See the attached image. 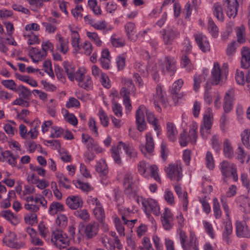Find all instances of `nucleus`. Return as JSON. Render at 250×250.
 <instances>
[{"label": "nucleus", "mask_w": 250, "mask_h": 250, "mask_svg": "<svg viewBox=\"0 0 250 250\" xmlns=\"http://www.w3.org/2000/svg\"><path fill=\"white\" fill-rule=\"evenodd\" d=\"M163 64L170 75H173L176 71V62L173 57H166Z\"/></svg>", "instance_id": "2f4dec72"}, {"label": "nucleus", "mask_w": 250, "mask_h": 250, "mask_svg": "<svg viewBox=\"0 0 250 250\" xmlns=\"http://www.w3.org/2000/svg\"><path fill=\"white\" fill-rule=\"evenodd\" d=\"M243 144L248 148H250V129H245L241 134Z\"/></svg>", "instance_id": "774afa93"}, {"label": "nucleus", "mask_w": 250, "mask_h": 250, "mask_svg": "<svg viewBox=\"0 0 250 250\" xmlns=\"http://www.w3.org/2000/svg\"><path fill=\"white\" fill-rule=\"evenodd\" d=\"M71 32V44L73 48V51L76 53L80 52L81 48L80 45V36L78 31L75 30L72 27H70Z\"/></svg>", "instance_id": "bb28decb"}, {"label": "nucleus", "mask_w": 250, "mask_h": 250, "mask_svg": "<svg viewBox=\"0 0 250 250\" xmlns=\"http://www.w3.org/2000/svg\"><path fill=\"white\" fill-rule=\"evenodd\" d=\"M40 30V26L37 23H30L25 25L22 34H37Z\"/></svg>", "instance_id": "3c124183"}, {"label": "nucleus", "mask_w": 250, "mask_h": 250, "mask_svg": "<svg viewBox=\"0 0 250 250\" xmlns=\"http://www.w3.org/2000/svg\"><path fill=\"white\" fill-rule=\"evenodd\" d=\"M208 30L213 38H216L218 37V28L210 17H208Z\"/></svg>", "instance_id": "603ef678"}, {"label": "nucleus", "mask_w": 250, "mask_h": 250, "mask_svg": "<svg viewBox=\"0 0 250 250\" xmlns=\"http://www.w3.org/2000/svg\"><path fill=\"white\" fill-rule=\"evenodd\" d=\"M146 107L143 105H141L136 112V122L137 129L140 131L143 132L146 128V124L145 121V112L147 111Z\"/></svg>", "instance_id": "4468645a"}, {"label": "nucleus", "mask_w": 250, "mask_h": 250, "mask_svg": "<svg viewBox=\"0 0 250 250\" xmlns=\"http://www.w3.org/2000/svg\"><path fill=\"white\" fill-rule=\"evenodd\" d=\"M181 246L183 250H199V242L195 233L190 231L189 240Z\"/></svg>", "instance_id": "412c9836"}, {"label": "nucleus", "mask_w": 250, "mask_h": 250, "mask_svg": "<svg viewBox=\"0 0 250 250\" xmlns=\"http://www.w3.org/2000/svg\"><path fill=\"white\" fill-rule=\"evenodd\" d=\"M99 225L96 222H91L84 226V233L89 239L96 236L99 231Z\"/></svg>", "instance_id": "5701e85b"}, {"label": "nucleus", "mask_w": 250, "mask_h": 250, "mask_svg": "<svg viewBox=\"0 0 250 250\" xmlns=\"http://www.w3.org/2000/svg\"><path fill=\"white\" fill-rule=\"evenodd\" d=\"M120 142V146L121 145L122 148H123L126 154L131 159L135 158L137 157V150L134 148L132 146L126 144L122 142Z\"/></svg>", "instance_id": "37998d69"}, {"label": "nucleus", "mask_w": 250, "mask_h": 250, "mask_svg": "<svg viewBox=\"0 0 250 250\" xmlns=\"http://www.w3.org/2000/svg\"><path fill=\"white\" fill-rule=\"evenodd\" d=\"M219 169L223 177V180L226 181V179L232 177L234 181H237L238 179L236 166L231 162L227 161H223L219 166Z\"/></svg>", "instance_id": "0eeeda50"}, {"label": "nucleus", "mask_w": 250, "mask_h": 250, "mask_svg": "<svg viewBox=\"0 0 250 250\" xmlns=\"http://www.w3.org/2000/svg\"><path fill=\"white\" fill-rule=\"evenodd\" d=\"M146 145H142L140 146V150L146 155L147 153H150L154 151V141L153 138L152 134L150 132H147L146 134Z\"/></svg>", "instance_id": "f3484780"}, {"label": "nucleus", "mask_w": 250, "mask_h": 250, "mask_svg": "<svg viewBox=\"0 0 250 250\" xmlns=\"http://www.w3.org/2000/svg\"><path fill=\"white\" fill-rule=\"evenodd\" d=\"M83 20L86 24L90 25L97 30L103 31L106 29L107 31H109L113 29L110 26L107 27V23L104 20L96 21L88 15L84 16Z\"/></svg>", "instance_id": "9b49d317"}, {"label": "nucleus", "mask_w": 250, "mask_h": 250, "mask_svg": "<svg viewBox=\"0 0 250 250\" xmlns=\"http://www.w3.org/2000/svg\"><path fill=\"white\" fill-rule=\"evenodd\" d=\"M64 211V205L61 203L56 201L51 203L48 209L49 214L53 216Z\"/></svg>", "instance_id": "58836bf2"}, {"label": "nucleus", "mask_w": 250, "mask_h": 250, "mask_svg": "<svg viewBox=\"0 0 250 250\" xmlns=\"http://www.w3.org/2000/svg\"><path fill=\"white\" fill-rule=\"evenodd\" d=\"M198 124L195 122H192L189 125L188 133L185 130H183L179 138V142L182 147L186 146L189 143L195 144L198 138L197 134Z\"/></svg>", "instance_id": "7ed1b4c3"}, {"label": "nucleus", "mask_w": 250, "mask_h": 250, "mask_svg": "<svg viewBox=\"0 0 250 250\" xmlns=\"http://www.w3.org/2000/svg\"><path fill=\"white\" fill-rule=\"evenodd\" d=\"M22 35L28 45L38 44L40 42L38 34H22Z\"/></svg>", "instance_id": "bf43d9fd"}, {"label": "nucleus", "mask_w": 250, "mask_h": 250, "mask_svg": "<svg viewBox=\"0 0 250 250\" xmlns=\"http://www.w3.org/2000/svg\"><path fill=\"white\" fill-rule=\"evenodd\" d=\"M237 41L240 43H243L246 42V31L244 25L235 28Z\"/></svg>", "instance_id": "6e6d98bb"}, {"label": "nucleus", "mask_w": 250, "mask_h": 250, "mask_svg": "<svg viewBox=\"0 0 250 250\" xmlns=\"http://www.w3.org/2000/svg\"><path fill=\"white\" fill-rule=\"evenodd\" d=\"M194 37L195 42L202 52L206 53L210 51V46L205 35L202 33L195 34Z\"/></svg>", "instance_id": "dca6fc26"}, {"label": "nucleus", "mask_w": 250, "mask_h": 250, "mask_svg": "<svg viewBox=\"0 0 250 250\" xmlns=\"http://www.w3.org/2000/svg\"><path fill=\"white\" fill-rule=\"evenodd\" d=\"M236 159L241 164L248 163L250 160V155L241 147H238L237 151Z\"/></svg>", "instance_id": "c03bdc74"}, {"label": "nucleus", "mask_w": 250, "mask_h": 250, "mask_svg": "<svg viewBox=\"0 0 250 250\" xmlns=\"http://www.w3.org/2000/svg\"><path fill=\"white\" fill-rule=\"evenodd\" d=\"M88 6L90 9L92 11L94 14L96 16L101 15L102 11L100 6H98V2L97 0H88Z\"/></svg>", "instance_id": "0e129e2a"}, {"label": "nucleus", "mask_w": 250, "mask_h": 250, "mask_svg": "<svg viewBox=\"0 0 250 250\" xmlns=\"http://www.w3.org/2000/svg\"><path fill=\"white\" fill-rule=\"evenodd\" d=\"M126 53H124L117 56L116 58V63L117 64L118 70L119 71L123 70L125 68L126 65Z\"/></svg>", "instance_id": "69168bd1"}, {"label": "nucleus", "mask_w": 250, "mask_h": 250, "mask_svg": "<svg viewBox=\"0 0 250 250\" xmlns=\"http://www.w3.org/2000/svg\"><path fill=\"white\" fill-rule=\"evenodd\" d=\"M153 101L155 107L158 112H161L160 105L166 106L167 102L166 91L163 87L160 84H157L155 88V91L153 93Z\"/></svg>", "instance_id": "6e6552de"}, {"label": "nucleus", "mask_w": 250, "mask_h": 250, "mask_svg": "<svg viewBox=\"0 0 250 250\" xmlns=\"http://www.w3.org/2000/svg\"><path fill=\"white\" fill-rule=\"evenodd\" d=\"M100 241L107 250H114L115 249L114 241H113L106 234H102L100 237Z\"/></svg>", "instance_id": "79ce46f5"}, {"label": "nucleus", "mask_w": 250, "mask_h": 250, "mask_svg": "<svg viewBox=\"0 0 250 250\" xmlns=\"http://www.w3.org/2000/svg\"><path fill=\"white\" fill-rule=\"evenodd\" d=\"M242 58L241 66L246 69L250 66V49L247 47H244L241 50Z\"/></svg>", "instance_id": "72a5a7b5"}, {"label": "nucleus", "mask_w": 250, "mask_h": 250, "mask_svg": "<svg viewBox=\"0 0 250 250\" xmlns=\"http://www.w3.org/2000/svg\"><path fill=\"white\" fill-rule=\"evenodd\" d=\"M181 66L182 68H185L188 72H190L194 69V65L192 63L186 54H183L181 57Z\"/></svg>", "instance_id": "864d4df0"}, {"label": "nucleus", "mask_w": 250, "mask_h": 250, "mask_svg": "<svg viewBox=\"0 0 250 250\" xmlns=\"http://www.w3.org/2000/svg\"><path fill=\"white\" fill-rule=\"evenodd\" d=\"M50 240L53 245L60 250L66 248L69 244L66 233L58 229L52 232Z\"/></svg>", "instance_id": "39448f33"}, {"label": "nucleus", "mask_w": 250, "mask_h": 250, "mask_svg": "<svg viewBox=\"0 0 250 250\" xmlns=\"http://www.w3.org/2000/svg\"><path fill=\"white\" fill-rule=\"evenodd\" d=\"M213 123V115L209 109L206 111L203 117V123L201 125L204 126L207 129H210Z\"/></svg>", "instance_id": "09e8293b"}, {"label": "nucleus", "mask_w": 250, "mask_h": 250, "mask_svg": "<svg viewBox=\"0 0 250 250\" xmlns=\"http://www.w3.org/2000/svg\"><path fill=\"white\" fill-rule=\"evenodd\" d=\"M165 171L171 181L179 182L183 177L182 164L180 161L170 163L165 167Z\"/></svg>", "instance_id": "423d86ee"}, {"label": "nucleus", "mask_w": 250, "mask_h": 250, "mask_svg": "<svg viewBox=\"0 0 250 250\" xmlns=\"http://www.w3.org/2000/svg\"><path fill=\"white\" fill-rule=\"evenodd\" d=\"M234 95V90L230 89L226 93L223 103V108L225 113L229 112L232 109V101Z\"/></svg>", "instance_id": "393cba45"}, {"label": "nucleus", "mask_w": 250, "mask_h": 250, "mask_svg": "<svg viewBox=\"0 0 250 250\" xmlns=\"http://www.w3.org/2000/svg\"><path fill=\"white\" fill-rule=\"evenodd\" d=\"M74 215L84 221H88L90 219V215L86 209L77 210L74 212Z\"/></svg>", "instance_id": "680f3d73"}, {"label": "nucleus", "mask_w": 250, "mask_h": 250, "mask_svg": "<svg viewBox=\"0 0 250 250\" xmlns=\"http://www.w3.org/2000/svg\"><path fill=\"white\" fill-rule=\"evenodd\" d=\"M1 216L9 221L12 225H16L19 223V220L16 216L10 210H6L1 212Z\"/></svg>", "instance_id": "4d7b16f0"}, {"label": "nucleus", "mask_w": 250, "mask_h": 250, "mask_svg": "<svg viewBox=\"0 0 250 250\" xmlns=\"http://www.w3.org/2000/svg\"><path fill=\"white\" fill-rule=\"evenodd\" d=\"M236 235L239 238L250 237V229L246 223H243L239 220L235 223Z\"/></svg>", "instance_id": "2eb2a0df"}, {"label": "nucleus", "mask_w": 250, "mask_h": 250, "mask_svg": "<svg viewBox=\"0 0 250 250\" xmlns=\"http://www.w3.org/2000/svg\"><path fill=\"white\" fill-rule=\"evenodd\" d=\"M28 55L31 58L32 61L34 62H38L44 60L46 56L45 53L40 50L38 48H31L28 52Z\"/></svg>", "instance_id": "473e14b6"}, {"label": "nucleus", "mask_w": 250, "mask_h": 250, "mask_svg": "<svg viewBox=\"0 0 250 250\" xmlns=\"http://www.w3.org/2000/svg\"><path fill=\"white\" fill-rule=\"evenodd\" d=\"M163 40L165 44H170L174 40L179 38L180 32L175 27L163 31Z\"/></svg>", "instance_id": "6ab92c4d"}, {"label": "nucleus", "mask_w": 250, "mask_h": 250, "mask_svg": "<svg viewBox=\"0 0 250 250\" xmlns=\"http://www.w3.org/2000/svg\"><path fill=\"white\" fill-rule=\"evenodd\" d=\"M19 157V154H14L9 150H5L0 158V161L6 162L12 167H15L17 165V160Z\"/></svg>", "instance_id": "a211bd4d"}, {"label": "nucleus", "mask_w": 250, "mask_h": 250, "mask_svg": "<svg viewBox=\"0 0 250 250\" xmlns=\"http://www.w3.org/2000/svg\"><path fill=\"white\" fill-rule=\"evenodd\" d=\"M98 116L100 119L101 124L104 127H107L109 124V119L107 113L103 108L99 109Z\"/></svg>", "instance_id": "338daca9"}, {"label": "nucleus", "mask_w": 250, "mask_h": 250, "mask_svg": "<svg viewBox=\"0 0 250 250\" xmlns=\"http://www.w3.org/2000/svg\"><path fill=\"white\" fill-rule=\"evenodd\" d=\"M125 32L127 39L132 42L137 41V29L135 24L132 22H127L124 25Z\"/></svg>", "instance_id": "aec40b11"}, {"label": "nucleus", "mask_w": 250, "mask_h": 250, "mask_svg": "<svg viewBox=\"0 0 250 250\" xmlns=\"http://www.w3.org/2000/svg\"><path fill=\"white\" fill-rule=\"evenodd\" d=\"M161 215V222L164 229L168 231L171 230L174 226V220L171 210L166 207Z\"/></svg>", "instance_id": "9d476101"}, {"label": "nucleus", "mask_w": 250, "mask_h": 250, "mask_svg": "<svg viewBox=\"0 0 250 250\" xmlns=\"http://www.w3.org/2000/svg\"><path fill=\"white\" fill-rule=\"evenodd\" d=\"M66 205L71 209L77 210L83 206V201L79 196L71 195L68 196L65 200Z\"/></svg>", "instance_id": "b1692460"}, {"label": "nucleus", "mask_w": 250, "mask_h": 250, "mask_svg": "<svg viewBox=\"0 0 250 250\" xmlns=\"http://www.w3.org/2000/svg\"><path fill=\"white\" fill-rule=\"evenodd\" d=\"M96 170L100 176H106L108 173V169L104 159H100L96 164Z\"/></svg>", "instance_id": "a19ab883"}, {"label": "nucleus", "mask_w": 250, "mask_h": 250, "mask_svg": "<svg viewBox=\"0 0 250 250\" xmlns=\"http://www.w3.org/2000/svg\"><path fill=\"white\" fill-rule=\"evenodd\" d=\"M121 149L122 147L121 145L120 146V142H119L116 145H113L111 149L112 157L115 162L119 165H121L122 164V159L120 156Z\"/></svg>", "instance_id": "c9c22d12"}, {"label": "nucleus", "mask_w": 250, "mask_h": 250, "mask_svg": "<svg viewBox=\"0 0 250 250\" xmlns=\"http://www.w3.org/2000/svg\"><path fill=\"white\" fill-rule=\"evenodd\" d=\"M110 40L112 45L116 48L123 47L126 44L125 40L116 34H113L111 36Z\"/></svg>", "instance_id": "49530a36"}, {"label": "nucleus", "mask_w": 250, "mask_h": 250, "mask_svg": "<svg viewBox=\"0 0 250 250\" xmlns=\"http://www.w3.org/2000/svg\"><path fill=\"white\" fill-rule=\"evenodd\" d=\"M220 200L222 208L227 216L226 220L223 223L224 229L222 232V237L223 240L227 244H229L230 243V236L232 233V225L229 218L230 210L225 197L222 196Z\"/></svg>", "instance_id": "f03ea898"}, {"label": "nucleus", "mask_w": 250, "mask_h": 250, "mask_svg": "<svg viewBox=\"0 0 250 250\" xmlns=\"http://www.w3.org/2000/svg\"><path fill=\"white\" fill-rule=\"evenodd\" d=\"M166 134L169 141L175 142L177 140L178 131L173 123L168 122L167 123Z\"/></svg>", "instance_id": "7c9ffc66"}, {"label": "nucleus", "mask_w": 250, "mask_h": 250, "mask_svg": "<svg viewBox=\"0 0 250 250\" xmlns=\"http://www.w3.org/2000/svg\"><path fill=\"white\" fill-rule=\"evenodd\" d=\"M58 42L56 44L57 49L63 54H66L69 50V42L60 34L56 35Z\"/></svg>", "instance_id": "c756f323"}, {"label": "nucleus", "mask_w": 250, "mask_h": 250, "mask_svg": "<svg viewBox=\"0 0 250 250\" xmlns=\"http://www.w3.org/2000/svg\"><path fill=\"white\" fill-rule=\"evenodd\" d=\"M52 196L51 191L49 189H44L42 194H36L35 197H29L26 198V202H34L35 203H40L44 208H47V201L45 197H49Z\"/></svg>", "instance_id": "f8f14e48"}, {"label": "nucleus", "mask_w": 250, "mask_h": 250, "mask_svg": "<svg viewBox=\"0 0 250 250\" xmlns=\"http://www.w3.org/2000/svg\"><path fill=\"white\" fill-rule=\"evenodd\" d=\"M64 133V129L60 126L53 125L50 128V137L52 138H58L63 136Z\"/></svg>", "instance_id": "052dcab7"}, {"label": "nucleus", "mask_w": 250, "mask_h": 250, "mask_svg": "<svg viewBox=\"0 0 250 250\" xmlns=\"http://www.w3.org/2000/svg\"><path fill=\"white\" fill-rule=\"evenodd\" d=\"M212 11L213 15L217 20L223 22L224 20V15L221 4L219 3H215L213 6Z\"/></svg>", "instance_id": "8fccbe9b"}, {"label": "nucleus", "mask_w": 250, "mask_h": 250, "mask_svg": "<svg viewBox=\"0 0 250 250\" xmlns=\"http://www.w3.org/2000/svg\"><path fill=\"white\" fill-rule=\"evenodd\" d=\"M146 116L147 121L149 124L152 125L154 130L157 132V135L158 136L161 133V127L158 119L151 111L148 110L146 111Z\"/></svg>", "instance_id": "c85d7f7f"}, {"label": "nucleus", "mask_w": 250, "mask_h": 250, "mask_svg": "<svg viewBox=\"0 0 250 250\" xmlns=\"http://www.w3.org/2000/svg\"><path fill=\"white\" fill-rule=\"evenodd\" d=\"M82 141L83 143L87 150L93 151L97 142L92 137L88 134L83 133L82 135Z\"/></svg>", "instance_id": "e433bc0d"}, {"label": "nucleus", "mask_w": 250, "mask_h": 250, "mask_svg": "<svg viewBox=\"0 0 250 250\" xmlns=\"http://www.w3.org/2000/svg\"><path fill=\"white\" fill-rule=\"evenodd\" d=\"M142 208L148 218H152L151 214L156 216L161 214L160 206L158 201L152 198L143 199Z\"/></svg>", "instance_id": "20e7f679"}, {"label": "nucleus", "mask_w": 250, "mask_h": 250, "mask_svg": "<svg viewBox=\"0 0 250 250\" xmlns=\"http://www.w3.org/2000/svg\"><path fill=\"white\" fill-rule=\"evenodd\" d=\"M208 74L203 72L201 74H196L194 75L193 77V90L195 92H198L200 87V84L202 82H204L206 80V77L207 76Z\"/></svg>", "instance_id": "a18cd8bd"}, {"label": "nucleus", "mask_w": 250, "mask_h": 250, "mask_svg": "<svg viewBox=\"0 0 250 250\" xmlns=\"http://www.w3.org/2000/svg\"><path fill=\"white\" fill-rule=\"evenodd\" d=\"M236 204L242 212L250 213V198L244 195L238 196L236 199Z\"/></svg>", "instance_id": "4be33fe9"}, {"label": "nucleus", "mask_w": 250, "mask_h": 250, "mask_svg": "<svg viewBox=\"0 0 250 250\" xmlns=\"http://www.w3.org/2000/svg\"><path fill=\"white\" fill-rule=\"evenodd\" d=\"M223 154L227 158H232L234 155V150L230 141L228 139L224 140L223 143Z\"/></svg>", "instance_id": "f704fd0d"}, {"label": "nucleus", "mask_w": 250, "mask_h": 250, "mask_svg": "<svg viewBox=\"0 0 250 250\" xmlns=\"http://www.w3.org/2000/svg\"><path fill=\"white\" fill-rule=\"evenodd\" d=\"M228 4V8L226 11L227 16L229 18L234 19L237 14L239 7L237 0H223Z\"/></svg>", "instance_id": "cd10ccee"}, {"label": "nucleus", "mask_w": 250, "mask_h": 250, "mask_svg": "<svg viewBox=\"0 0 250 250\" xmlns=\"http://www.w3.org/2000/svg\"><path fill=\"white\" fill-rule=\"evenodd\" d=\"M121 95L123 97V103L126 110L130 111L132 109V105L130 100V95H128L125 88H122L120 92Z\"/></svg>", "instance_id": "5fc2aeb1"}, {"label": "nucleus", "mask_w": 250, "mask_h": 250, "mask_svg": "<svg viewBox=\"0 0 250 250\" xmlns=\"http://www.w3.org/2000/svg\"><path fill=\"white\" fill-rule=\"evenodd\" d=\"M87 203L90 206H95L93 209V214L96 219L102 223L105 218V212L100 201L96 197L90 196L87 199Z\"/></svg>", "instance_id": "1a4fd4ad"}, {"label": "nucleus", "mask_w": 250, "mask_h": 250, "mask_svg": "<svg viewBox=\"0 0 250 250\" xmlns=\"http://www.w3.org/2000/svg\"><path fill=\"white\" fill-rule=\"evenodd\" d=\"M63 66L68 79L71 81H74L75 79L74 75L76 72L74 67L67 62H63Z\"/></svg>", "instance_id": "e2e57ef3"}, {"label": "nucleus", "mask_w": 250, "mask_h": 250, "mask_svg": "<svg viewBox=\"0 0 250 250\" xmlns=\"http://www.w3.org/2000/svg\"><path fill=\"white\" fill-rule=\"evenodd\" d=\"M173 187L175 192L178 195L179 198L181 200L183 210L187 211L188 208V204L187 192L185 191L183 192L181 187L178 184L175 185Z\"/></svg>", "instance_id": "a878e982"}, {"label": "nucleus", "mask_w": 250, "mask_h": 250, "mask_svg": "<svg viewBox=\"0 0 250 250\" xmlns=\"http://www.w3.org/2000/svg\"><path fill=\"white\" fill-rule=\"evenodd\" d=\"M121 83L123 85L122 88H125L127 92L128 93V95L130 93L135 94L136 93V87L131 79L122 78Z\"/></svg>", "instance_id": "4c0bfd02"}, {"label": "nucleus", "mask_w": 250, "mask_h": 250, "mask_svg": "<svg viewBox=\"0 0 250 250\" xmlns=\"http://www.w3.org/2000/svg\"><path fill=\"white\" fill-rule=\"evenodd\" d=\"M235 81L238 84L244 85L245 82H250V72L247 74L246 78L243 71L237 69L235 74Z\"/></svg>", "instance_id": "ea45409f"}, {"label": "nucleus", "mask_w": 250, "mask_h": 250, "mask_svg": "<svg viewBox=\"0 0 250 250\" xmlns=\"http://www.w3.org/2000/svg\"><path fill=\"white\" fill-rule=\"evenodd\" d=\"M228 73L227 64L224 63L221 67L217 62H214L211 71V83L215 85L222 84L226 81Z\"/></svg>", "instance_id": "f257e3e1"}, {"label": "nucleus", "mask_w": 250, "mask_h": 250, "mask_svg": "<svg viewBox=\"0 0 250 250\" xmlns=\"http://www.w3.org/2000/svg\"><path fill=\"white\" fill-rule=\"evenodd\" d=\"M86 35L97 46L101 47L102 46L103 42L97 32L87 31Z\"/></svg>", "instance_id": "13d9d810"}, {"label": "nucleus", "mask_w": 250, "mask_h": 250, "mask_svg": "<svg viewBox=\"0 0 250 250\" xmlns=\"http://www.w3.org/2000/svg\"><path fill=\"white\" fill-rule=\"evenodd\" d=\"M78 84L80 87L86 90L91 89L93 85L92 78L88 75H86V76L79 82Z\"/></svg>", "instance_id": "de8ad7c7"}, {"label": "nucleus", "mask_w": 250, "mask_h": 250, "mask_svg": "<svg viewBox=\"0 0 250 250\" xmlns=\"http://www.w3.org/2000/svg\"><path fill=\"white\" fill-rule=\"evenodd\" d=\"M3 243L8 247L16 249H20L25 245L22 242L17 241V236L14 232L9 231L3 239Z\"/></svg>", "instance_id": "ddd939ff"}]
</instances>
